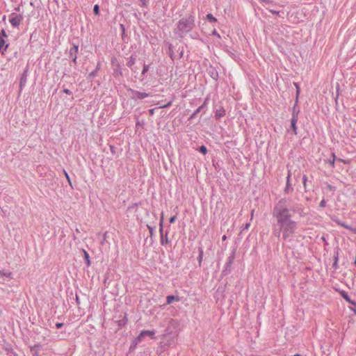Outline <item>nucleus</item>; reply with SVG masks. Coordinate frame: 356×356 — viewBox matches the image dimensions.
Wrapping results in <instances>:
<instances>
[{"instance_id":"nucleus-1","label":"nucleus","mask_w":356,"mask_h":356,"mask_svg":"<svg viewBox=\"0 0 356 356\" xmlns=\"http://www.w3.org/2000/svg\"><path fill=\"white\" fill-rule=\"evenodd\" d=\"M291 197L281 198L272 210L273 234L285 242L291 241L298 227V222L292 219V213L304 216V207L295 202L291 204Z\"/></svg>"},{"instance_id":"nucleus-2","label":"nucleus","mask_w":356,"mask_h":356,"mask_svg":"<svg viewBox=\"0 0 356 356\" xmlns=\"http://www.w3.org/2000/svg\"><path fill=\"white\" fill-rule=\"evenodd\" d=\"M195 27V17L194 12H191L186 16L181 17L176 24L174 29V34L180 40L187 35L193 40L197 39V33H191Z\"/></svg>"},{"instance_id":"nucleus-3","label":"nucleus","mask_w":356,"mask_h":356,"mask_svg":"<svg viewBox=\"0 0 356 356\" xmlns=\"http://www.w3.org/2000/svg\"><path fill=\"white\" fill-rule=\"evenodd\" d=\"M143 336H148L151 339H156L155 336V331L153 330H142L138 336H137L136 338L134 339V340L131 341L130 347H129V352H134L137 346V345L143 340Z\"/></svg>"},{"instance_id":"nucleus-4","label":"nucleus","mask_w":356,"mask_h":356,"mask_svg":"<svg viewBox=\"0 0 356 356\" xmlns=\"http://www.w3.org/2000/svg\"><path fill=\"white\" fill-rule=\"evenodd\" d=\"M111 64L113 70V76L118 79L123 76L122 68L121 64L115 57H113L111 60Z\"/></svg>"},{"instance_id":"nucleus-5","label":"nucleus","mask_w":356,"mask_h":356,"mask_svg":"<svg viewBox=\"0 0 356 356\" xmlns=\"http://www.w3.org/2000/svg\"><path fill=\"white\" fill-rule=\"evenodd\" d=\"M236 256V250L234 249L231 253L229 254V257L227 259V261L225 264L224 269L222 271V275L225 276L230 273L232 270V265L234 263V259Z\"/></svg>"},{"instance_id":"nucleus-6","label":"nucleus","mask_w":356,"mask_h":356,"mask_svg":"<svg viewBox=\"0 0 356 356\" xmlns=\"http://www.w3.org/2000/svg\"><path fill=\"white\" fill-rule=\"evenodd\" d=\"M127 90L128 92H130L131 94V95L130 96L131 99L134 101L141 100V99H143L145 98L152 96L150 93H147V92H140V91L134 90L131 88H128Z\"/></svg>"},{"instance_id":"nucleus-7","label":"nucleus","mask_w":356,"mask_h":356,"mask_svg":"<svg viewBox=\"0 0 356 356\" xmlns=\"http://www.w3.org/2000/svg\"><path fill=\"white\" fill-rule=\"evenodd\" d=\"M70 43L72 44V47L69 50L68 57L72 61V63L74 64V65H76L77 64L76 60H77L79 46L78 43H76L74 42H71Z\"/></svg>"},{"instance_id":"nucleus-8","label":"nucleus","mask_w":356,"mask_h":356,"mask_svg":"<svg viewBox=\"0 0 356 356\" xmlns=\"http://www.w3.org/2000/svg\"><path fill=\"white\" fill-rule=\"evenodd\" d=\"M209 100V97L208 96L204 99L202 104L201 106H200L196 110H195L194 112L191 115V116L188 118L189 121H191V120L195 118L199 113H200V112H202L203 113H206V111L207 110V104H208Z\"/></svg>"},{"instance_id":"nucleus-9","label":"nucleus","mask_w":356,"mask_h":356,"mask_svg":"<svg viewBox=\"0 0 356 356\" xmlns=\"http://www.w3.org/2000/svg\"><path fill=\"white\" fill-rule=\"evenodd\" d=\"M23 20V15L12 13L10 15L9 22L13 27L18 28Z\"/></svg>"},{"instance_id":"nucleus-10","label":"nucleus","mask_w":356,"mask_h":356,"mask_svg":"<svg viewBox=\"0 0 356 356\" xmlns=\"http://www.w3.org/2000/svg\"><path fill=\"white\" fill-rule=\"evenodd\" d=\"M159 232L161 235V245H167L169 243V239L168 237V232L165 233V235H163V215L161 214L160 222H159Z\"/></svg>"},{"instance_id":"nucleus-11","label":"nucleus","mask_w":356,"mask_h":356,"mask_svg":"<svg viewBox=\"0 0 356 356\" xmlns=\"http://www.w3.org/2000/svg\"><path fill=\"white\" fill-rule=\"evenodd\" d=\"M331 220L336 222L338 225H340L343 227H344L345 229L350 231L353 234H356V227H352V226H350L348 225V224H346V222H342L338 217H337L336 216H333L331 217Z\"/></svg>"},{"instance_id":"nucleus-12","label":"nucleus","mask_w":356,"mask_h":356,"mask_svg":"<svg viewBox=\"0 0 356 356\" xmlns=\"http://www.w3.org/2000/svg\"><path fill=\"white\" fill-rule=\"evenodd\" d=\"M29 65H27L23 72V73L21 74L20 79H19V92H21L24 88L25 87L27 81V78L29 75Z\"/></svg>"},{"instance_id":"nucleus-13","label":"nucleus","mask_w":356,"mask_h":356,"mask_svg":"<svg viewBox=\"0 0 356 356\" xmlns=\"http://www.w3.org/2000/svg\"><path fill=\"white\" fill-rule=\"evenodd\" d=\"M2 347L7 355L10 356H18L17 353L14 350L12 344L8 341L3 340Z\"/></svg>"},{"instance_id":"nucleus-14","label":"nucleus","mask_w":356,"mask_h":356,"mask_svg":"<svg viewBox=\"0 0 356 356\" xmlns=\"http://www.w3.org/2000/svg\"><path fill=\"white\" fill-rule=\"evenodd\" d=\"M206 72L208 75L214 81H218L219 78V74L217 68L211 65H209L207 69Z\"/></svg>"},{"instance_id":"nucleus-15","label":"nucleus","mask_w":356,"mask_h":356,"mask_svg":"<svg viewBox=\"0 0 356 356\" xmlns=\"http://www.w3.org/2000/svg\"><path fill=\"white\" fill-rule=\"evenodd\" d=\"M339 252H340V249L338 247H337L334 250V256H333L334 262L332 264V268L334 270H337L339 268L338 262H339Z\"/></svg>"},{"instance_id":"nucleus-16","label":"nucleus","mask_w":356,"mask_h":356,"mask_svg":"<svg viewBox=\"0 0 356 356\" xmlns=\"http://www.w3.org/2000/svg\"><path fill=\"white\" fill-rule=\"evenodd\" d=\"M127 314L124 313L120 319L115 321V323L118 325V327L121 329L127 325Z\"/></svg>"},{"instance_id":"nucleus-17","label":"nucleus","mask_w":356,"mask_h":356,"mask_svg":"<svg viewBox=\"0 0 356 356\" xmlns=\"http://www.w3.org/2000/svg\"><path fill=\"white\" fill-rule=\"evenodd\" d=\"M215 118L216 120H219L221 118L224 117L226 114V111L222 106H220L219 108L215 110Z\"/></svg>"},{"instance_id":"nucleus-18","label":"nucleus","mask_w":356,"mask_h":356,"mask_svg":"<svg viewBox=\"0 0 356 356\" xmlns=\"http://www.w3.org/2000/svg\"><path fill=\"white\" fill-rule=\"evenodd\" d=\"M341 294L342 296V297L347 301L349 303H350L351 305H353V306H356V302L352 300L350 298V296H348V294L344 291H341ZM352 311L356 314V309H352Z\"/></svg>"},{"instance_id":"nucleus-19","label":"nucleus","mask_w":356,"mask_h":356,"mask_svg":"<svg viewBox=\"0 0 356 356\" xmlns=\"http://www.w3.org/2000/svg\"><path fill=\"white\" fill-rule=\"evenodd\" d=\"M298 99L296 98V102L292 108V117L291 118L298 119V115L300 113V109L298 108Z\"/></svg>"},{"instance_id":"nucleus-20","label":"nucleus","mask_w":356,"mask_h":356,"mask_svg":"<svg viewBox=\"0 0 356 356\" xmlns=\"http://www.w3.org/2000/svg\"><path fill=\"white\" fill-rule=\"evenodd\" d=\"M9 47V44L6 43V40L3 38H0V50L1 55H5L6 51H7Z\"/></svg>"},{"instance_id":"nucleus-21","label":"nucleus","mask_w":356,"mask_h":356,"mask_svg":"<svg viewBox=\"0 0 356 356\" xmlns=\"http://www.w3.org/2000/svg\"><path fill=\"white\" fill-rule=\"evenodd\" d=\"M100 69H101V63H100V62H98L95 69L88 74L87 79H92L94 77H95L97 75V73L100 70Z\"/></svg>"},{"instance_id":"nucleus-22","label":"nucleus","mask_w":356,"mask_h":356,"mask_svg":"<svg viewBox=\"0 0 356 356\" xmlns=\"http://www.w3.org/2000/svg\"><path fill=\"white\" fill-rule=\"evenodd\" d=\"M167 45H168V54L169 55V56L170 57V58L174 60H175V53H174V51H173V46L172 44L170 43V42H166Z\"/></svg>"},{"instance_id":"nucleus-23","label":"nucleus","mask_w":356,"mask_h":356,"mask_svg":"<svg viewBox=\"0 0 356 356\" xmlns=\"http://www.w3.org/2000/svg\"><path fill=\"white\" fill-rule=\"evenodd\" d=\"M82 253H83V257L84 258V260L86 261V266L87 267H89L91 265V261H90V256H89V254L88 253V252L83 249L82 250Z\"/></svg>"},{"instance_id":"nucleus-24","label":"nucleus","mask_w":356,"mask_h":356,"mask_svg":"<svg viewBox=\"0 0 356 356\" xmlns=\"http://www.w3.org/2000/svg\"><path fill=\"white\" fill-rule=\"evenodd\" d=\"M203 256H204L203 248L202 246H200V247H198V257H197V261H198V265L200 267L202 265Z\"/></svg>"},{"instance_id":"nucleus-25","label":"nucleus","mask_w":356,"mask_h":356,"mask_svg":"<svg viewBox=\"0 0 356 356\" xmlns=\"http://www.w3.org/2000/svg\"><path fill=\"white\" fill-rule=\"evenodd\" d=\"M298 120V119H295V118H291V128L292 129V130L293 131V134L295 135L297 134L298 127H297L296 124H297Z\"/></svg>"},{"instance_id":"nucleus-26","label":"nucleus","mask_w":356,"mask_h":356,"mask_svg":"<svg viewBox=\"0 0 356 356\" xmlns=\"http://www.w3.org/2000/svg\"><path fill=\"white\" fill-rule=\"evenodd\" d=\"M174 300L179 301V296H175L173 295H170L166 297V304L170 305Z\"/></svg>"},{"instance_id":"nucleus-27","label":"nucleus","mask_w":356,"mask_h":356,"mask_svg":"<svg viewBox=\"0 0 356 356\" xmlns=\"http://www.w3.org/2000/svg\"><path fill=\"white\" fill-rule=\"evenodd\" d=\"M136 63V58L131 55L129 58H128V61L127 63V65L129 67H131L132 66L134 65V64Z\"/></svg>"},{"instance_id":"nucleus-28","label":"nucleus","mask_w":356,"mask_h":356,"mask_svg":"<svg viewBox=\"0 0 356 356\" xmlns=\"http://www.w3.org/2000/svg\"><path fill=\"white\" fill-rule=\"evenodd\" d=\"M293 191V188L291 186V183H286V186L284 189V194H289L290 192Z\"/></svg>"},{"instance_id":"nucleus-29","label":"nucleus","mask_w":356,"mask_h":356,"mask_svg":"<svg viewBox=\"0 0 356 356\" xmlns=\"http://www.w3.org/2000/svg\"><path fill=\"white\" fill-rule=\"evenodd\" d=\"M206 19L210 22H217V19L211 13H208L206 15Z\"/></svg>"},{"instance_id":"nucleus-30","label":"nucleus","mask_w":356,"mask_h":356,"mask_svg":"<svg viewBox=\"0 0 356 356\" xmlns=\"http://www.w3.org/2000/svg\"><path fill=\"white\" fill-rule=\"evenodd\" d=\"M93 13L95 15L99 16L100 15V8L98 4H95L93 7Z\"/></svg>"},{"instance_id":"nucleus-31","label":"nucleus","mask_w":356,"mask_h":356,"mask_svg":"<svg viewBox=\"0 0 356 356\" xmlns=\"http://www.w3.org/2000/svg\"><path fill=\"white\" fill-rule=\"evenodd\" d=\"M63 174H64L65 177H66V179L67 180V182L69 183L70 186L72 187V181H71V179H70L69 174L67 173V172L65 169H63Z\"/></svg>"},{"instance_id":"nucleus-32","label":"nucleus","mask_w":356,"mask_h":356,"mask_svg":"<svg viewBox=\"0 0 356 356\" xmlns=\"http://www.w3.org/2000/svg\"><path fill=\"white\" fill-rule=\"evenodd\" d=\"M173 100H174V98H172L171 100H170L168 102L165 103V104H163V105H161L159 108H169L172 102H173Z\"/></svg>"},{"instance_id":"nucleus-33","label":"nucleus","mask_w":356,"mask_h":356,"mask_svg":"<svg viewBox=\"0 0 356 356\" xmlns=\"http://www.w3.org/2000/svg\"><path fill=\"white\" fill-rule=\"evenodd\" d=\"M149 69V65L145 63L143 65V70H142V72H141V75L144 76L148 72Z\"/></svg>"},{"instance_id":"nucleus-34","label":"nucleus","mask_w":356,"mask_h":356,"mask_svg":"<svg viewBox=\"0 0 356 356\" xmlns=\"http://www.w3.org/2000/svg\"><path fill=\"white\" fill-rule=\"evenodd\" d=\"M199 152L202 154L205 155L207 153L208 149L205 145H202L199 148Z\"/></svg>"},{"instance_id":"nucleus-35","label":"nucleus","mask_w":356,"mask_h":356,"mask_svg":"<svg viewBox=\"0 0 356 356\" xmlns=\"http://www.w3.org/2000/svg\"><path fill=\"white\" fill-rule=\"evenodd\" d=\"M140 2L139 5L140 7L147 8L148 6V0H138Z\"/></svg>"},{"instance_id":"nucleus-36","label":"nucleus","mask_w":356,"mask_h":356,"mask_svg":"<svg viewBox=\"0 0 356 356\" xmlns=\"http://www.w3.org/2000/svg\"><path fill=\"white\" fill-rule=\"evenodd\" d=\"M266 9L272 14L280 16V11L271 9L270 7H266Z\"/></svg>"},{"instance_id":"nucleus-37","label":"nucleus","mask_w":356,"mask_h":356,"mask_svg":"<svg viewBox=\"0 0 356 356\" xmlns=\"http://www.w3.org/2000/svg\"><path fill=\"white\" fill-rule=\"evenodd\" d=\"M307 179H308L307 176L305 175H303V177H302V184H303L305 192L307 191Z\"/></svg>"},{"instance_id":"nucleus-38","label":"nucleus","mask_w":356,"mask_h":356,"mask_svg":"<svg viewBox=\"0 0 356 356\" xmlns=\"http://www.w3.org/2000/svg\"><path fill=\"white\" fill-rule=\"evenodd\" d=\"M293 84H294L295 87L296 88V98L297 99H298V97L300 95V86L298 83L294 82Z\"/></svg>"},{"instance_id":"nucleus-39","label":"nucleus","mask_w":356,"mask_h":356,"mask_svg":"<svg viewBox=\"0 0 356 356\" xmlns=\"http://www.w3.org/2000/svg\"><path fill=\"white\" fill-rule=\"evenodd\" d=\"M260 2H261V3H262V5L264 6H266V5H268V4L273 3V1L272 0H260Z\"/></svg>"},{"instance_id":"nucleus-40","label":"nucleus","mask_w":356,"mask_h":356,"mask_svg":"<svg viewBox=\"0 0 356 356\" xmlns=\"http://www.w3.org/2000/svg\"><path fill=\"white\" fill-rule=\"evenodd\" d=\"M6 38H8V34L4 29H1L0 31V38H3V40H5Z\"/></svg>"},{"instance_id":"nucleus-41","label":"nucleus","mask_w":356,"mask_h":356,"mask_svg":"<svg viewBox=\"0 0 356 356\" xmlns=\"http://www.w3.org/2000/svg\"><path fill=\"white\" fill-rule=\"evenodd\" d=\"M335 161L334 159H328L326 161V163H329L331 168H334L335 166Z\"/></svg>"},{"instance_id":"nucleus-42","label":"nucleus","mask_w":356,"mask_h":356,"mask_svg":"<svg viewBox=\"0 0 356 356\" xmlns=\"http://www.w3.org/2000/svg\"><path fill=\"white\" fill-rule=\"evenodd\" d=\"M139 204H140V202H139V203H134L131 205H129L128 207L127 210H132V209H134L135 208H137Z\"/></svg>"},{"instance_id":"nucleus-43","label":"nucleus","mask_w":356,"mask_h":356,"mask_svg":"<svg viewBox=\"0 0 356 356\" xmlns=\"http://www.w3.org/2000/svg\"><path fill=\"white\" fill-rule=\"evenodd\" d=\"M326 202H327V201L325 200V199L323 198V200L321 201V202L319 204V208L323 209L324 207H325Z\"/></svg>"},{"instance_id":"nucleus-44","label":"nucleus","mask_w":356,"mask_h":356,"mask_svg":"<svg viewBox=\"0 0 356 356\" xmlns=\"http://www.w3.org/2000/svg\"><path fill=\"white\" fill-rule=\"evenodd\" d=\"M177 218V216H171V217L170 218V219H169V222H170V224L174 223V222L176 221Z\"/></svg>"},{"instance_id":"nucleus-45","label":"nucleus","mask_w":356,"mask_h":356,"mask_svg":"<svg viewBox=\"0 0 356 356\" xmlns=\"http://www.w3.org/2000/svg\"><path fill=\"white\" fill-rule=\"evenodd\" d=\"M147 227L149 232L150 235L152 236L154 233V228L149 225H147Z\"/></svg>"},{"instance_id":"nucleus-46","label":"nucleus","mask_w":356,"mask_h":356,"mask_svg":"<svg viewBox=\"0 0 356 356\" xmlns=\"http://www.w3.org/2000/svg\"><path fill=\"white\" fill-rule=\"evenodd\" d=\"M211 35H214V36H216L218 38H220V35L218 33V31L216 29H214L211 32Z\"/></svg>"},{"instance_id":"nucleus-47","label":"nucleus","mask_w":356,"mask_h":356,"mask_svg":"<svg viewBox=\"0 0 356 356\" xmlns=\"http://www.w3.org/2000/svg\"><path fill=\"white\" fill-rule=\"evenodd\" d=\"M327 188L330 191H336V187L334 186L331 185V184H327Z\"/></svg>"},{"instance_id":"nucleus-48","label":"nucleus","mask_w":356,"mask_h":356,"mask_svg":"<svg viewBox=\"0 0 356 356\" xmlns=\"http://www.w3.org/2000/svg\"><path fill=\"white\" fill-rule=\"evenodd\" d=\"M63 92L67 94V95H72V92L71 90H70L69 89L67 88H63Z\"/></svg>"},{"instance_id":"nucleus-49","label":"nucleus","mask_w":356,"mask_h":356,"mask_svg":"<svg viewBox=\"0 0 356 356\" xmlns=\"http://www.w3.org/2000/svg\"><path fill=\"white\" fill-rule=\"evenodd\" d=\"M63 325H64V323H56V327L57 329H60V328H61Z\"/></svg>"},{"instance_id":"nucleus-50","label":"nucleus","mask_w":356,"mask_h":356,"mask_svg":"<svg viewBox=\"0 0 356 356\" xmlns=\"http://www.w3.org/2000/svg\"><path fill=\"white\" fill-rule=\"evenodd\" d=\"M110 150H111V152L113 154H115V147L113 145H111L110 146Z\"/></svg>"},{"instance_id":"nucleus-51","label":"nucleus","mask_w":356,"mask_h":356,"mask_svg":"<svg viewBox=\"0 0 356 356\" xmlns=\"http://www.w3.org/2000/svg\"><path fill=\"white\" fill-rule=\"evenodd\" d=\"M336 161H339V162H342L343 163H348V161H346V160H344V159H337Z\"/></svg>"},{"instance_id":"nucleus-52","label":"nucleus","mask_w":356,"mask_h":356,"mask_svg":"<svg viewBox=\"0 0 356 356\" xmlns=\"http://www.w3.org/2000/svg\"><path fill=\"white\" fill-rule=\"evenodd\" d=\"M290 179H291V172H290V171H289L287 177H286V183H290Z\"/></svg>"},{"instance_id":"nucleus-53","label":"nucleus","mask_w":356,"mask_h":356,"mask_svg":"<svg viewBox=\"0 0 356 356\" xmlns=\"http://www.w3.org/2000/svg\"><path fill=\"white\" fill-rule=\"evenodd\" d=\"M165 338H166V336H165V335H164V336H163V339H162V341H161V343H163V344H164V345H165V346H168V345H170V343H165Z\"/></svg>"},{"instance_id":"nucleus-54","label":"nucleus","mask_w":356,"mask_h":356,"mask_svg":"<svg viewBox=\"0 0 356 356\" xmlns=\"http://www.w3.org/2000/svg\"><path fill=\"white\" fill-rule=\"evenodd\" d=\"M178 51H179V58H181L184 55V49L181 48V49H180V48H179Z\"/></svg>"},{"instance_id":"nucleus-55","label":"nucleus","mask_w":356,"mask_h":356,"mask_svg":"<svg viewBox=\"0 0 356 356\" xmlns=\"http://www.w3.org/2000/svg\"><path fill=\"white\" fill-rule=\"evenodd\" d=\"M155 109H156V108H151V109H149V114L150 115H153L154 114V110H155Z\"/></svg>"},{"instance_id":"nucleus-56","label":"nucleus","mask_w":356,"mask_h":356,"mask_svg":"<svg viewBox=\"0 0 356 356\" xmlns=\"http://www.w3.org/2000/svg\"><path fill=\"white\" fill-rule=\"evenodd\" d=\"M120 29H121L122 32H125V26H124V25L122 24H120Z\"/></svg>"},{"instance_id":"nucleus-57","label":"nucleus","mask_w":356,"mask_h":356,"mask_svg":"<svg viewBox=\"0 0 356 356\" xmlns=\"http://www.w3.org/2000/svg\"><path fill=\"white\" fill-rule=\"evenodd\" d=\"M321 240L325 242V245H328V243L327 242L325 236H322L321 237Z\"/></svg>"},{"instance_id":"nucleus-58","label":"nucleus","mask_w":356,"mask_h":356,"mask_svg":"<svg viewBox=\"0 0 356 356\" xmlns=\"http://www.w3.org/2000/svg\"><path fill=\"white\" fill-rule=\"evenodd\" d=\"M331 156H332V159H334V160L337 159L336 154L334 152H332Z\"/></svg>"},{"instance_id":"nucleus-59","label":"nucleus","mask_w":356,"mask_h":356,"mask_svg":"<svg viewBox=\"0 0 356 356\" xmlns=\"http://www.w3.org/2000/svg\"><path fill=\"white\" fill-rule=\"evenodd\" d=\"M76 302L78 305L80 304L79 298V296L77 295H76Z\"/></svg>"},{"instance_id":"nucleus-60","label":"nucleus","mask_w":356,"mask_h":356,"mask_svg":"<svg viewBox=\"0 0 356 356\" xmlns=\"http://www.w3.org/2000/svg\"><path fill=\"white\" fill-rule=\"evenodd\" d=\"M250 226V222H247L245 225V227H244V229H248L249 227Z\"/></svg>"},{"instance_id":"nucleus-61","label":"nucleus","mask_w":356,"mask_h":356,"mask_svg":"<svg viewBox=\"0 0 356 356\" xmlns=\"http://www.w3.org/2000/svg\"><path fill=\"white\" fill-rule=\"evenodd\" d=\"M254 212V209H253V210H252V211H251V219H250V220H252V218H253Z\"/></svg>"},{"instance_id":"nucleus-62","label":"nucleus","mask_w":356,"mask_h":356,"mask_svg":"<svg viewBox=\"0 0 356 356\" xmlns=\"http://www.w3.org/2000/svg\"><path fill=\"white\" fill-rule=\"evenodd\" d=\"M227 239V236L226 235H223L222 237V240L224 241Z\"/></svg>"},{"instance_id":"nucleus-63","label":"nucleus","mask_w":356,"mask_h":356,"mask_svg":"<svg viewBox=\"0 0 356 356\" xmlns=\"http://www.w3.org/2000/svg\"><path fill=\"white\" fill-rule=\"evenodd\" d=\"M126 36L125 32H122V38L124 39Z\"/></svg>"},{"instance_id":"nucleus-64","label":"nucleus","mask_w":356,"mask_h":356,"mask_svg":"<svg viewBox=\"0 0 356 356\" xmlns=\"http://www.w3.org/2000/svg\"><path fill=\"white\" fill-rule=\"evenodd\" d=\"M15 10L19 11L20 10L19 6H17V7L15 8Z\"/></svg>"}]
</instances>
